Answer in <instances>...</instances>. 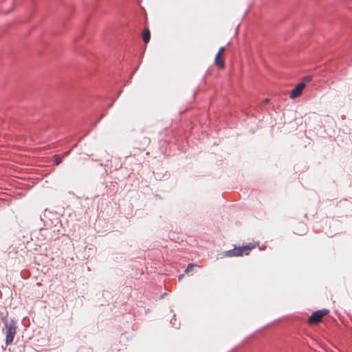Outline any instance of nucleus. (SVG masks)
Instances as JSON below:
<instances>
[{"label":"nucleus","instance_id":"1","mask_svg":"<svg viewBox=\"0 0 352 352\" xmlns=\"http://www.w3.org/2000/svg\"><path fill=\"white\" fill-rule=\"evenodd\" d=\"M6 327V344L8 346L11 344L14 340V336L16 333L17 327L16 322L14 320L5 321Z\"/></svg>","mask_w":352,"mask_h":352},{"label":"nucleus","instance_id":"2","mask_svg":"<svg viewBox=\"0 0 352 352\" xmlns=\"http://www.w3.org/2000/svg\"><path fill=\"white\" fill-rule=\"evenodd\" d=\"M254 245L249 244L248 245H244L241 247L234 248L232 250L226 251L225 254L227 256L232 257V256H239L245 255H248L250 252L254 248Z\"/></svg>","mask_w":352,"mask_h":352},{"label":"nucleus","instance_id":"3","mask_svg":"<svg viewBox=\"0 0 352 352\" xmlns=\"http://www.w3.org/2000/svg\"><path fill=\"white\" fill-rule=\"evenodd\" d=\"M329 311L327 309H322L314 311L308 318V323L310 324H315L319 323L322 318L327 316Z\"/></svg>","mask_w":352,"mask_h":352},{"label":"nucleus","instance_id":"4","mask_svg":"<svg viewBox=\"0 0 352 352\" xmlns=\"http://www.w3.org/2000/svg\"><path fill=\"white\" fill-rule=\"evenodd\" d=\"M305 87V83L304 82L299 83L294 89H292L289 94V98L294 99L299 97L302 94V91Z\"/></svg>","mask_w":352,"mask_h":352},{"label":"nucleus","instance_id":"5","mask_svg":"<svg viewBox=\"0 0 352 352\" xmlns=\"http://www.w3.org/2000/svg\"><path fill=\"white\" fill-rule=\"evenodd\" d=\"M214 64L221 69H223L225 67V62L222 55L219 54H216Z\"/></svg>","mask_w":352,"mask_h":352},{"label":"nucleus","instance_id":"6","mask_svg":"<svg viewBox=\"0 0 352 352\" xmlns=\"http://www.w3.org/2000/svg\"><path fill=\"white\" fill-rule=\"evenodd\" d=\"M307 232V226L304 223H299L294 230V233L298 235H304Z\"/></svg>","mask_w":352,"mask_h":352},{"label":"nucleus","instance_id":"7","mask_svg":"<svg viewBox=\"0 0 352 352\" xmlns=\"http://www.w3.org/2000/svg\"><path fill=\"white\" fill-rule=\"evenodd\" d=\"M142 39L145 43H148L150 41L151 34L148 28H145L142 32Z\"/></svg>","mask_w":352,"mask_h":352},{"label":"nucleus","instance_id":"8","mask_svg":"<svg viewBox=\"0 0 352 352\" xmlns=\"http://www.w3.org/2000/svg\"><path fill=\"white\" fill-rule=\"evenodd\" d=\"M197 265L194 263H189L187 268L185 270V273L188 274L190 272H192L193 270V268L196 267Z\"/></svg>","mask_w":352,"mask_h":352},{"label":"nucleus","instance_id":"9","mask_svg":"<svg viewBox=\"0 0 352 352\" xmlns=\"http://www.w3.org/2000/svg\"><path fill=\"white\" fill-rule=\"evenodd\" d=\"M61 162H62L61 158L56 157L54 160V163L56 164V165H59Z\"/></svg>","mask_w":352,"mask_h":352},{"label":"nucleus","instance_id":"10","mask_svg":"<svg viewBox=\"0 0 352 352\" xmlns=\"http://www.w3.org/2000/svg\"><path fill=\"white\" fill-rule=\"evenodd\" d=\"M225 50H226L225 47H221L219 48L217 54H219L223 56V54L224 53Z\"/></svg>","mask_w":352,"mask_h":352},{"label":"nucleus","instance_id":"11","mask_svg":"<svg viewBox=\"0 0 352 352\" xmlns=\"http://www.w3.org/2000/svg\"><path fill=\"white\" fill-rule=\"evenodd\" d=\"M311 77H309V76H307V77H305V78H304V80H303V81H302V82H304L306 84L307 82H310V81H311Z\"/></svg>","mask_w":352,"mask_h":352},{"label":"nucleus","instance_id":"12","mask_svg":"<svg viewBox=\"0 0 352 352\" xmlns=\"http://www.w3.org/2000/svg\"><path fill=\"white\" fill-rule=\"evenodd\" d=\"M145 140H146V144H148L150 143V140L149 138H144Z\"/></svg>","mask_w":352,"mask_h":352},{"label":"nucleus","instance_id":"13","mask_svg":"<svg viewBox=\"0 0 352 352\" xmlns=\"http://www.w3.org/2000/svg\"><path fill=\"white\" fill-rule=\"evenodd\" d=\"M184 274H182L179 276V280H182V279L184 278Z\"/></svg>","mask_w":352,"mask_h":352},{"label":"nucleus","instance_id":"14","mask_svg":"<svg viewBox=\"0 0 352 352\" xmlns=\"http://www.w3.org/2000/svg\"><path fill=\"white\" fill-rule=\"evenodd\" d=\"M263 102H264L265 104L268 103V102H269V99H267V98L265 99V100H264V101H263Z\"/></svg>","mask_w":352,"mask_h":352}]
</instances>
